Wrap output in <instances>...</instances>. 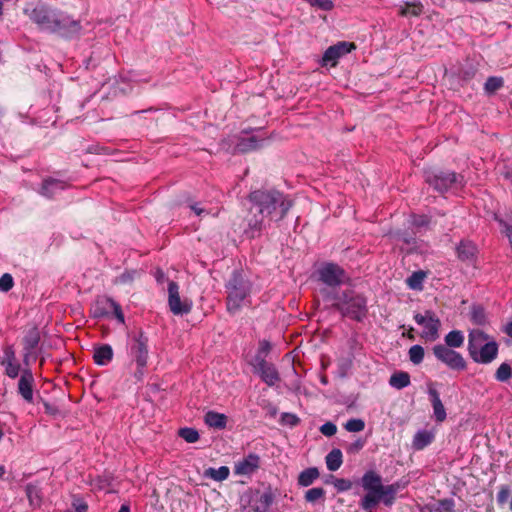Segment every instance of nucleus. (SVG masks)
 Wrapping results in <instances>:
<instances>
[{"instance_id":"nucleus-1","label":"nucleus","mask_w":512,"mask_h":512,"mask_svg":"<svg viewBox=\"0 0 512 512\" xmlns=\"http://www.w3.org/2000/svg\"><path fill=\"white\" fill-rule=\"evenodd\" d=\"M252 203L250 212L253 214L248 220V233L255 237L265 226V219L270 221L282 220L292 207V200L278 190H255L249 194Z\"/></svg>"},{"instance_id":"nucleus-2","label":"nucleus","mask_w":512,"mask_h":512,"mask_svg":"<svg viewBox=\"0 0 512 512\" xmlns=\"http://www.w3.org/2000/svg\"><path fill=\"white\" fill-rule=\"evenodd\" d=\"M25 14L43 31L71 37L79 33L81 25L67 13L38 4L33 9H25Z\"/></svg>"},{"instance_id":"nucleus-3","label":"nucleus","mask_w":512,"mask_h":512,"mask_svg":"<svg viewBox=\"0 0 512 512\" xmlns=\"http://www.w3.org/2000/svg\"><path fill=\"white\" fill-rule=\"evenodd\" d=\"M361 485L367 492L360 501V506L364 510H372L381 501L386 506H391L400 488L397 483L383 485L382 477L372 470L364 473L361 478Z\"/></svg>"},{"instance_id":"nucleus-4","label":"nucleus","mask_w":512,"mask_h":512,"mask_svg":"<svg viewBox=\"0 0 512 512\" xmlns=\"http://www.w3.org/2000/svg\"><path fill=\"white\" fill-rule=\"evenodd\" d=\"M226 308L230 314L238 313L250 304L252 283L240 271H233L225 284Z\"/></svg>"},{"instance_id":"nucleus-5","label":"nucleus","mask_w":512,"mask_h":512,"mask_svg":"<svg viewBox=\"0 0 512 512\" xmlns=\"http://www.w3.org/2000/svg\"><path fill=\"white\" fill-rule=\"evenodd\" d=\"M333 307L343 316L361 322L367 315V299L354 290H344L333 296Z\"/></svg>"},{"instance_id":"nucleus-6","label":"nucleus","mask_w":512,"mask_h":512,"mask_svg":"<svg viewBox=\"0 0 512 512\" xmlns=\"http://www.w3.org/2000/svg\"><path fill=\"white\" fill-rule=\"evenodd\" d=\"M468 352L474 362L489 364L498 355V344L483 331L474 329L469 333Z\"/></svg>"},{"instance_id":"nucleus-7","label":"nucleus","mask_w":512,"mask_h":512,"mask_svg":"<svg viewBox=\"0 0 512 512\" xmlns=\"http://www.w3.org/2000/svg\"><path fill=\"white\" fill-rule=\"evenodd\" d=\"M127 349L132 362L137 366L134 377L141 380L149 358L148 337L141 330L133 331L129 335Z\"/></svg>"},{"instance_id":"nucleus-8","label":"nucleus","mask_w":512,"mask_h":512,"mask_svg":"<svg viewBox=\"0 0 512 512\" xmlns=\"http://www.w3.org/2000/svg\"><path fill=\"white\" fill-rule=\"evenodd\" d=\"M425 179L426 182L439 193L456 191L464 185V177L450 171L427 172Z\"/></svg>"},{"instance_id":"nucleus-9","label":"nucleus","mask_w":512,"mask_h":512,"mask_svg":"<svg viewBox=\"0 0 512 512\" xmlns=\"http://www.w3.org/2000/svg\"><path fill=\"white\" fill-rule=\"evenodd\" d=\"M432 351L435 358L451 370L462 371L467 367L466 360L459 352L455 351V349L442 346V344H436L432 348Z\"/></svg>"},{"instance_id":"nucleus-10","label":"nucleus","mask_w":512,"mask_h":512,"mask_svg":"<svg viewBox=\"0 0 512 512\" xmlns=\"http://www.w3.org/2000/svg\"><path fill=\"white\" fill-rule=\"evenodd\" d=\"M414 320L418 325L424 327L421 335L422 338L428 341H435L439 337L441 323L434 312L427 310L424 314L417 313L414 315Z\"/></svg>"},{"instance_id":"nucleus-11","label":"nucleus","mask_w":512,"mask_h":512,"mask_svg":"<svg viewBox=\"0 0 512 512\" xmlns=\"http://www.w3.org/2000/svg\"><path fill=\"white\" fill-rule=\"evenodd\" d=\"M319 280L330 287H336L347 279L345 271L337 264L326 263L318 269Z\"/></svg>"},{"instance_id":"nucleus-12","label":"nucleus","mask_w":512,"mask_h":512,"mask_svg":"<svg viewBox=\"0 0 512 512\" xmlns=\"http://www.w3.org/2000/svg\"><path fill=\"white\" fill-rule=\"evenodd\" d=\"M168 304L171 312L175 315L187 314L191 310V304L186 300L182 301L179 295V286L174 281L168 283Z\"/></svg>"},{"instance_id":"nucleus-13","label":"nucleus","mask_w":512,"mask_h":512,"mask_svg":"<svg viewBox=\"0 0 512 512\" xmlns=\"http://www.w3.org/2000/svg\"><path fill=\"white\" fill-rule=\"evenodd\" d=\"M356 46L351 42H338L335 45L330 46L322 57V65H331L335 66L340 57L350 53Z\"/></svg>"},{"instance_id":"nucleus-14","label":"nucleus","mask_w":512,"mask_h":512,"mask_svg":"<svg viewBox=\"0 0 512 512\" xmlns=\"http://www.w3.org/2000/svg\"><path fill=\"white\" fill-rule=\"evenodd\" d=\"M274 501V495L270 489L263 492L257 491L249 501L248 512H268Z\"/></svg>"},{"instance_id":"nucleus-15","label":"nucleus","mask_w":512,"mask_h":512,"mask_svg":"<svg viewBox=\"0 0 512 512\" xmlns=\"http://www.w3.org/2000/svg\"><path fill=\"white\" fill-rule=\"evenodd\" d=\"M34 376L30 370H24L18 381V393L28 403H33Z\"/></svg>"},{"instance_id":"nucleus-16","label":"nucleus","mask_w":512,"mask_h":512,"mask_svg":"<svg viewBox=\"0 0 512 512\" xmlns=\"http://www.w3.org/2000/svg\"><path fill=\"white\" fill-rule=\"evenodd\" d=\"M259 464V456L256 454H249L247 457L235 464L234 473L241 476H250L259 468Z\"/></svg>"},{"instance_id":"nucleus-17","label":"nucleus","mask_w":512,"mask_h":512,"mask_svg":"<svg viewBox=\"0 0 512 512\" xmlns=\"http://www.w3.org/2000/svg\"><path fill=\"white\" fill-rule=\"evenodd\" d=\"M256 372L268 386H274L280 380L275 366L263 359L258 362Z\"/></svg>"},{"instance_id":"nucleus-18","label":"nucleus","mask_w":512,"mask_h":512,"mask_svg":"<svg viewBox=\"0 0 512 512\" xmlns=\"http://www.w3.org/2000/svg\"><path fill=\"white\" fill-rule=\"evenodd\" d=\"M428 394L433 407V414L437 422H443L446 419V410L440 399L438 391L432 386L428 387Z\"/></svg>"},{"instance_id":"nucleus-19","label":"nucleus","mask_w":512,"mask_h":512,"mask_svg":"<svg viewBox=\"0 0 512 512\" xmlns=\"http://www.w3.org/2000/svg\"><path fill=\"white\" fill-rule=\"evenodd\" d=\"M94 362L97 365L106 366L113 359V349L109 344H102L94 348Z\"/></svg>"},{"instance_id":"nucleus-20","label":"nucleus","mask_w":512,"mask_h":512,"mask_svg":"<svg viewBox=\"0 0 512 512\" xmlns=\"http://www.w3.org/2000/svg\"><path fill=\"white\" fill-rule=\"evenodd\" d=\"M40 342V332L36 327L29 329L23 338L25 359L28 358Z\"/></svg>"},{"instance_id":"nucleus-21","label":"nucleus","mask_w":512,"mask_h":512,"mask_svg":"<svg viewBox=\"0 0 512 512\" xmlns=\"http://www.w3.org/2000/svg\"><path fill=\"white\" fill-rule=\"evenodd\" d=\"M204 422L211 428L222 430L226 427L227 416L215 411H208L204 416Z\"/></svg>"},{"instance_id":"nucleus-22","label":"nucleus","mask_w":512,"mask_h":512,"mask_svg":"<svg viewBox=\"0 0 512 512\" xmlns=\"http://www.w3.org/2000/svg\"><path fill=\"white\" fill-rule=\"evenodd\" d=\"M65 187H66L65 182H63L61 180L49 178V179H46L43 181L42 187H41V194L44 196H47V197H52L58 191L64 190Z\"/></svg>"},{"instance_id":"nucleus-23","label":"nucleus","mask_w":512,"mask_h":512,"mask_svg":"<svg viewBox=\"0 0 512 512\" xmlns=\"http://www.w3.org/2000/svg\"><path fill=\"white\" fill-rule=\"evenodd\" d=\"M26 496L29 501V505L33 508H39L42 504V493L38 485L29 483L25 487Z\"/></svg>"},{"instance_id":"nucleus-24","label":"nucleus","mask_w":512,"mask_h":512,"mask_svg":"<svg viewBox=\"0 0 512 512\" xmlns=\"http://www.w3.org/2000/svg\"><path fill=\"white\" fill-rule=\"evenodd\" d=\"M465 341L464 333L460 330H452L444 337L442 346H448L451 349L460 348Z\"/></svg>"},{"instance_id":"nucleus-25","label":"nucleus","mask_w":512,"mask_h":512,"mask_svg":"<svg viewBox=\"0 0 512 512\" xmlns=\"http://www.w3.org/2000/svg\"><path fill=\"white\" fill-rule=\"evenodd\" d=\"M434 434L428 430L418 431L413 438V447L416 450H422L432 443Z\"/></svg>"},{"instance_id":"nucleus-26","label":"nucleus","mask_w":512,"mask_h":512,"mask_svg":"<svg viewBox=\"0 0 512 512\" xmlns=\"http://www.w3.org/2000/svg\"><path fill=\"white\" fill-rule=\"evenodd\" d=\"M411 383L410 375L407 372L404 371H398L391 375L389 379V384L393 388H396L398 390H401L407 386H409Z\"/></svg>"},{"instance_id":"nucleus-27","label":"nucleus","mask_w":512,"mask_h":512,"mask_svg":"<svg viewBox=\"0 0 512 512\" xmlns=\"http://www.w3.org/2000/svg\"><path fill=\"white\" fill-rule=\"evenodd\" d=\"M343 463L340 449H332L326 456V466L329 471L338 470Z\"/></svg>"},{"instance_id":"nucleus-28","label":"nucleus","mask_w":512,"mask_h":512,"mask_svg":"<svg viewBox=\"0 0 512 512\" xmlns=\"http://www.w3.org/2000/svg\"><path fill=\"white\" fill-rule=\"evenodd\" d=\"M319 477V471L315 467L303 470L298 476V485L308 487Z\"/></svg>"},{"instance_id":"nucleus-29","label":"nucleus","mask_w":512,"mask_h":512,"mask_svg":"<svg viewBox=\"0 0 512 512\" xmlns=\"http://www.w3.org/2000/svg\"><path fill=\"white\" fill-rule=\"evenodd\" d=\"M230 470L227 466H221L219 468H208L204 471V476L206 478L212 479L214 481H224L229 477Z\"/></svg>"},{"instance_id":"nucleus-30","label":"nucleus","mask_w":512,"mask_h":512,"mask_svg":"<svg viewBox=\"0 0 512 512\" xmlns=\"http://www.w3.org/2000/svg\"><path fill=\"white\" fill-rule=\"evenodd\" d=\"M260 142L256 137L251 136L248 138L241 139L235 147V150L237 152L246 153L249 151H253L258 149L261 145Z\"/></svg>"},{"instance_id":"nucleus-31","label":"nucleus","mask_w":512,"mask_h":512,"mask_svg":"<svg viewBox=\"0 0 512 512\" xmlns=\"http://www.w3.org/2000/svg\"><path fill=\"white\" fill-rule=\"evenodd\" d=\"M476 253V247L469 241H462L457 247V254L461 260H471Z\"/></svg>"},{"instance_id":"nucleus-32","label":"nucleus","mask_w":512,"mask_h":512,"mask_svg":"<svg viewBox=\"0 0 512 512\" xmlns=\"http://www.w3.org/2000/svg\"><path fill=\"white\" fill-rule=\"evenodd\" d=\"M426 278L424 271L413 272L407 279L406 283L410 289L421 291L423 289V282Z\"/></svg>"},{"instance_id":"nucleus-33","label":"nucleus","mask_w":512,"mask_h":512,"mask_svg":"<svg viewBox=\"0 0 512 512\" xmlns=\"http://www.w3.org/2000/svg\"><path fill=\"white\" fill-rule=\"evenodd\" d=\"M305 500L308 503L315 504L317 502H324L325 490L322 487H314L305 492Z\"/></svg>"},{"instance_id":"nucleus-34","label":"nucleus","mask_w":512,"mask_h":512,"mask_svg":"<svg viewBox=\"0 0 512 512\" xmlns=\"http://www.w3.org/2000/svg\"><path fill=\"white\" fill-rule=\"evenodd\" d=\"M423 12V5L420 2L406 3L401 7L399 13L403 17L419 16Z\"/></svg>"},{"instance_id":"nucleus-35","label":"nucleus","mask_w":512,"mask_h":512,"mask_svg":"<svg viewBox=\"0 0 512 512\" xmlns=\"http://www.w3.org/2000/svg\"><path fill=\"white\" fill-rule=\"evenodd\" d=\"M109 298H103L96 302V305L94 306L92 313L95 318H103L108 316L111 313V307L109 305H106L104 302L108 300Z\"/></svg>"},{"instance_id":"nucleus-36","label":"nucleus","mask_w":512,"mask_h":512,"mask_svg":"<svg viewBox=\"0 0 512 512\" xmlns=\"http://www.w3.org/2000/svg\"><path fill=\"white\" fill-rule=\"evenodd\" d=\"M409 359L413 364H420L424 359V348L420 345H413L408 351Z\"/></svg>"},{"instance_id":"nucleus-37","label":"nucleus","mask_w":512,"mask_h":512,"mask_svg":"<svg viewBox=\"0 0 512 512\" xmlns=\"http://www.w3.org/2000/svg\"><path fill=\"white\" fill-rule=\"evenodd\" d=\"M178 434L188 443H195L199 440L200 437L198 431L190 427L181 428Z\"/></svg>"},{"instance_id":"nucleus-38","label":"nucleus","mask_w":512,"mask_h":512,"mask_svg":"<svg viewBox=\"0 0 512 512\" xmlns=\"http://www.w3.org/2000/svg\"><path fill=\"white\" fill-rule=\"evenodd\" d=\"M512 376V368L508 363H502L495 373V378L500 382L508 381Z\"/></svg>"},{"instance_id":"nucleus-39","label":"nucleus","mask_w":512,"mask_h":512,"mask_svg":"<svg viewBox=\"0 0 512 512\" xmlns=\"http://www.w3.org/2000/svg\"><path fill=\"white\" fill-rule=\"evenodd\" d=\"M344 428L348 432H361L365 428V422L362 419L352 418L345 423Z\"/></svg>"},{"instance_id":"nucleus-40","label":"nucleus","mask_w":512,"mask_h":512,"mask_svg":"<svg viewBox=\"0 0 512 512\" xmlns=\"http://www.w3.org/2000/svg\"><path fill=\"white\" fill-rule=\"evenodd\" d=\"M455 503L453 499L446 498L439 500L434 511L435 512H454Z\"/></svg>"},{"instance_id":"nucleus-41","label":"nucleus","mask_w":512,"mask_h":512,"mask_svg":"<svg viewBox=\"0 0 512 512\" xmlns=\"http://www.w3.org/2000/svg\"><path fill=\"white\" fill-rule=\"evenodd\" d=\"M503 86V79L499 77H489L485 83V90L488 93H494Z\"/></svg>"},{"instance_id":"nucleus-42","label":"nucleus","mask_w":512,"mask_h":512,"mask_svg":"<svg viewBox=\"0 0 512 512\" xmlns=\"http://www.w3.org/2000/svg\"><path fill=\"white\" fill-rule=\"evenodd\" d=\"M106 305L111 307V313L115 316V318L121 323H124V314L122 312L121 306L115 302L113 299H108L104 302Z\"/></svg>"},{"instance_id":"nucleus-43","label":"nucleus","mask_w":512,"mask_h":512,"mask_svg":"<svg viewBox=\"0 0 512 512\" xmlns=\"http://www.w3.org/2000/svg\"><path fill=\"white\" fill-rule=\"evenodd\" d=\"M333 485L338 492L348 491L352 488V482L344 478H335Z\"/></svg>"},{"instance_id":"nucleus-44","label":"nucleus","mask_w":512,"mask_h":512,"mask_svg":"<svg viewBox=\"0 0 512 512\" xmlns=\"http://www.w3.org/2000/svg\"><path fill=\"white\" fill-rule=\"evenodd\" d=\"M511 495V489L508 485H502L497 493V502L499 505H504Z\"/></svg>"},{"instance_id":"nucleus-45","label":"nucleus","mask_w":512,"mask_h":512,"mask_svg":"<svg viewBox=\"0 0 512 512\" xmlns=\"http://www.w3.org/2000/svg\"><path fill=\"white\" fill-rule=\"evenodd\" d=\"M13 285H14L13 277L10 274L5 273L0 277V290L1 291L8 292L9 290L12 289Z\"/></svg>"},{"instance_id":"nucleus-46","label":"nucleus","mask_w":512,"mask_h":512,"mask_svg":"<svg viewBox=\"0 0 512 512\" xmlns=\"http://www.w3.org/2000/svg\"><path fill=\"white\" fill-rule=\"evenodd\" d=\"M5 374L10 378H16L20 372V364L18 362L8 363L5 365Z\"/></svg>"},{"instance_id":"nucleus-47","label":"nucleus","mask_w":512,"mask_h":512,"mask_svg":"<svg viewBox=\"0 0 512 512\" xmlns=\"http://www.w3.org/2000/svg\"><path fill=\"white\" fill-rule=\"evenodd\" d=\"M14 363L17 362L15 352L11 346H8L4 349V356L1 361V364L3 366L8 365V363Z\"/></svg>"},{"instance_id":"nucleus-48","label":"nucleus","mask_w":512,"mask_h":512,"mask_svg":"<svg viewBox=\"0 0 512 512\" xmlns=\"http://www.w3.org/2000/svg\"><path fill=\"white\" fill-rule=\"evenodd\" d=\"M320 432L327 437H331L336 434L337 427L332 422H326L320 427Z\"/></svg>"},{"instance_id":"nucleus-49","label":"nucleus","mask_w":512,"mask_h":512,"mask_svg":"<svg viewBox=\"0 0 512 512\" xmlns=\"http://www.w3.org/2000/svg\"><path fill=\"white\" fill-rule=\"evenodd\" d=\"M281 421L283 424L293 427L296 426L300 420L295 414L283 413L281 416Z\"/></svg>"},{"instance_id":"nucleus-50","label":"nucleus","mask_w":512,"mask_h":512,"mask_svg":"<svg viewBox=\"0 0 512 512\" xmlns=\"http://www.w3.org/2000/svg\"><path fill=\"white\" fill-rule=\"evenodd\" d=\"M136 274H137L136 271L125 272V273L121 274L120 276H118L116 278L115 282L120 283V284L130 283L133 281Z\"/></svg>"},{"instance_id":"nucleus-51","label":"nucleus","mask_w":512,"mask_h":512,"mask_svg":"<svg viewBox=\"0 0 512 512\" xmlns=\"http://www.w3.org/2000/svg\"><path fill=\"white\" fill-rule=\"evenodd\" d=\"M429 223V219L425 215H418L413 217V225L416 227H423Z\"/></svg>"},{"instance_id":"nucleus-52","label":"nucleus","mask_w":512,"mask_h":512,"mask_svg":"<svg viewBox=\"0 0 512 512\" xmlns=\"http://www.w3.org/2000/svg\"><path fill=\"white\" fill-rule=\"evenodd\" d=\"M364 445H365V442L361 439H358L354 443L349 445L348 452L349 453H357L364 447Z\"/></svg>"},{"instance_id":"nucleus-53","label":"nucleus","mask_w":512,"mask_h":512,"mask_svg":"<svg viewBox=\"0 0 512 512\" xmlns=\"http://www.w3.org/2000/svg\"><path fill=\"white\" fill-rule=\"evenodd\" d=\"M73 506L76 510V512H86L87 510V505L83 502H75L73 503Z\"/></svg>"},{"instance_id":"nucleus-54","label":"nucleus","mask_w":512,"mask_h":512,"mask_svg":"<svg viewBox=\"0 0 512 512\" xmlns=\"http://www.w3.org/2000/svg\"><path fill=\"white\" fill-rule=\"evenodd\" d=\"M191 210L195 212L196 215L200 216L202 215L205 210L200 208L197 204H193L190 206Z\"/></svg>"},{"instance_id":"nucleus-55","label":"nucleus","mask_w":512,"mask_h":512,"mask_svg":"<svg viewBox=\"0 0 512 512\" xmlns=\"http://www.w3.org/2000/svg\"><path fill=\"white\" fill-rule=\"evenodd\" d=\"M156 279H157V281H159V282H160V281H162V280L164 279V273H163L161 270H158V271L156 272Z\"/></svg>"},{"instance_id":"nucleus-56","label":"nucleus","mask_w":512,"mask_h":512,"mask_svg":"<svg viewBox=\"0 0 512 512\" xmlns=\"http://www.w3.org/2000/svg\"><path fill=\"white\" fill-rule=\"evenodd\" d=\"M118 512H130V508L128 505H122Z\"/></svg>"},{"instance_id":"nucleus-57","label":"nucleus","mask_w":512,"mask_h":512,"mask_svg":"<svg viewBox=\"0 0 512 512\" xmlns=\"http://www.w3.org/2000/svg\"><path fill=\"white\" fill-rule=\"evenodd\" d=\"M473 317L477 323H481L482 319L480 318V315H478L477 311H474Z\"/></svg>"},{"instance_id":"nucleus-58","label":"nucleus","mask_w":512,"mask_h":512,"mask_svg":"<svg viewBox=\"0 0 512 512\" xmlns=\"http://www.w3.org/2000/svg\"><path fill=\"white\" fill-rule=\"evenodd\" d=\"M473 317L477 323H481L482 319L480 318V315H478L477 311H474Z\"/></svg>"},{"instance_id":"nucleus-59","label":"nucleus","mask_w":512,"mask_h":512,"mask_svg":"<svg viewBox=\"0 0 512 512\" xmlns=\"http://www.w3.org/2000/svg\"><path fill=\"white\" fill-rule=\"evenodd\" d=\"M507 334L512 337V322L506 328Z\"/></svg>"},{"instance_id":"nucleus-60","label":"nucleus","mask_w":512,"mask_h":512,"mask_svg":"<svg viewBox=\"0 0 512 512\" xmlns=\"http://www.w3.org/2000/svg\"><path fill=\"white\" fill-rule=\"evenodd\" d=\"M4 474H5V468H4V466L0 465V478L3 477Z\"/></svg>"},{"instance_id":"nucleus-61","label":"nucleus","mask_w":512,"mask_h":512,"mask_svg":"<svg viewBox=\"0 0 512 512\" xmlns=\"http://www.w3.org/2000/svg\"><path fill=\"white\" fill-rule=\"evenodd\" d=\"M45 408L47 412H51L50 405L48 403H45Z\"/></svg>"},{"instance_id":"nucleus-62","label":"nucleus","mask_w":512,"mask_h":512,"mask_svg":"<svg viewBox=\"0 0 512 512\" xmlns=\"http://www.w3.org/2000/svg\"><path fill=\"white\" fill-rule=\"evenodd\" d=\"M2 6H3V3L0 2V15H2Z\"/></svg>"},{"instance_id":"nucleus-63","label":"nucleus","mask_w":512,"mask_h":512,"mask_svg":"<svg viewBox=\"0 0 512 512\" xmlns=\"http://www.w3.org/2000/svg\"><path fill=\"white\" fill-rule=\"evenodd\" d=\"M404 241H405L406 243H408V244L410 243V240H408V239H404Z\"/></svg>"},{"instance_id":"nucleus-64","label":"nucleus","mask_w":512,"mask_h":512,"mask_svg":"<svg viewBox=\"0 0 512 512\" xmlns=\"http://www.w3.org/2000/svg\"><path fill=\"white\" fill-rule=\"evenodd\" d=\"M510 510H512V499H511V502H510Z\"/></svg>"}]
</instances>
